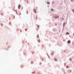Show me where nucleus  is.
Masks as SVG:
<instances>
[{"label": "nucleus", "mask_w": 74, "mask_h": 74, "mask_svg": "<svg viewBox=\"0 0 74 74\" xmlns=\"http://www.w3.org/2000/svg\"><path fill=\"white\" fill-rule=\"evenodd\" d=\"M69 60H71V58H70V59H69Z\"/></svg>", "instance_id": "dca6fc26"}, {"label": "nucleus", "mask_w": 74, "mask_h": 74, "mask_svg": "<svg viewBox=\"0 0 74 74\" xmlns=\"http://www.w3.org/2000/svg\"><path fill=\"white\" fill-rule=\"evenodd\" d=\"M54 60H55V61H57L58 60H57L56 58H54Z\"/></svg>", "instance_id": "0eeeda50"}, {"label": "nucleus", "mask_w": 74, "mask_h": 74, "mask_svg": "<svg viewBox=\"0 0 74 74\" xmlns=\"http://www.w3.org/2000/svg\"><path fill=\"white\" fill-rule=\"evenodd\" d=\"M66 68H69V66H66Z\"/></svg>", "instance_id": "9d476101"}, {"label": "nucleus", "mask_w": 74, "mask_h": 74, "mask_svg": "<svg viewBox=\"0 0 74 74\" xmlns=\"http://www.w3.org/2000/svg\"><path fill=\"white\" fill-rule=\"evenodd\" d=\"M47 4H50V2H47Z\"/></svg>", "instance_id": "39448f33"}, {"label": "nucleus", "mask_w": 74, "mask_h": 74, "mask_svg": "<svg viewBox=\"0 0 74 74\" xmlns=\"http://www.w3.org/2000/svg\"><path fill=\"white\" fill-rule=\"evenodd\" d=\"M66 35H69L70 34V33L69 32H67L66 33Z\"/></svg>", "instance_id": "20e7f679"}, {"label": "nucleus", "mask_w": 74, "mask_h": 74, "mask_svg": "<svg viewBox=\"0 0 74 74\" xmlns=\"http://www.w3.org/2000/svg\"><path fill=\"white\" fill-rule=\"evenodd\" d=\"M38 27H39V25H38Z\"/></svg>", "instance_id": "4468645a"}, {"label": "nucleus", "mask_w": 74, "mask_h": 74, "mask_svg": "<svg viewBox=\"0 0 74 74\" xmlns=\"http://www.w3.org/2000/svg\"><path fill=\"white\" fill-rule=\"evenodd\" d=\"M53 3H54V1L52 2V4H53Z\"/></svg>", "instance_id": "9b49d317"}, {"label": "nucleus", "mask_w": 74, "mask_h": 74, "mask_svg": "<svg viewBox=\"0 0 74 74\" xmlns=\"http://www.w3.org/2000/svg\"><path fill=\"white\" fill-rule=\"evenodd\" d=\"M55 18H59V16H56Z\"/></svg>", "instance_id": "423d86ee"}, {"label": "nucleus", "mask_w": 74, "mask_h": 74, "mask_svg": "<svg viewBox=\"0 0 74 74\" xmlns=\"http://www.w3.org/2000/svg\"><path fill=\"white\" fill-rule=\"evenodd\" d=\"M37 37H38V35H37Z\"/></svg>", "instance_id": "2eb2a0df"}, {"label": "nucleus", "mask_w": 74, "mask_h": 74, "mask_svg": "<svg viewBox=\"0 0 74 74\" xmlns=\"http://www.w3.org/2000/svg\"><path fill=\"white\" fill-rule=\"evenodd\" d=\"M66 23H64L63 24V26H65V25H66Z\"/></svg>", "instance_id": "f257e3e1"}, {"label": "nucleus", "mask_w": 74, "mask_h": 74, "mask_svg": "<svg viewBox=\"0 0 74 74\" xmlns=\"http://www.w3.org/2000/svg\"><path fill=\"white\" fill-rule=\"evenodd\" d=\"M34 11L35 13H36V11L35 10H34Z\"/></svg>", "instance_id": "1a4fd4ad"}, {"label": "nucleus", "mask_w": 74, "mask_h": 74, "mask_svg": "<svg viewBox=\"0 0 74 74\" xmlns=\"http://www.w3.org/2000/svg\"><path fill=\"white\" fill-rule=\"evenodd\" d=\"M68 43H69V44H70V43H71V41H70V40H69L68 41Z\"/></svg>", "instance_id": "f03ea898"}, {"label": "nucleus", "mask_w": 74, "mask_h": 74, "mask_svg": "<svg viewBox=\"0 0 74 74\" xmlns=\"http://www.w3.org/2000/svg\"><path fill=\"white\" fill-rule=\"evenodd\" d=\"M72 1H74V0H71Z\"/></svg>", "instance_id": "ddd939ff"}, {"label": "nucleus", "mask_w": 74, "mask_h": 74, "mask_svg": "<svg viewBox=\"0 0 74 74\" xmlns=\"http://www.w3.org/2000/svg\"><path fill=\"white\" fill-rule=\"evenodd\" d=\"M21 7V5H19L18 6V8L19 9V10L20 9V7Z\"/></svg>", "instance_id": "7ed1b4c3"}, {"label": "nucleus", "mask_w": 74, "mask_h": 74, "mask_svg": "<svg viewBox=\"0 0 74 74\" xmlns=\"http://www.w3.org/2000/svg\"><path fill=\"white\" fill-rule=\"evenodd\" d=\"M62 19L63 20H64V18H62Z\"/></svg>", "instance_id": "f8f14e48"}, {"label": "nucleus", "mask_w": 74, "mask_h": 74, "mask_svg": "<svg viewBox=\"0 0 74 74\" xmlns=\"http://www.w3.org/2000/svg\"><path fill=\"white\" fill-rule=\"evenodd\" d=\"M51 10L52 11H53V9H51Z\"/></svg>", "instance_id": "6e6552de"}]
</instances>
